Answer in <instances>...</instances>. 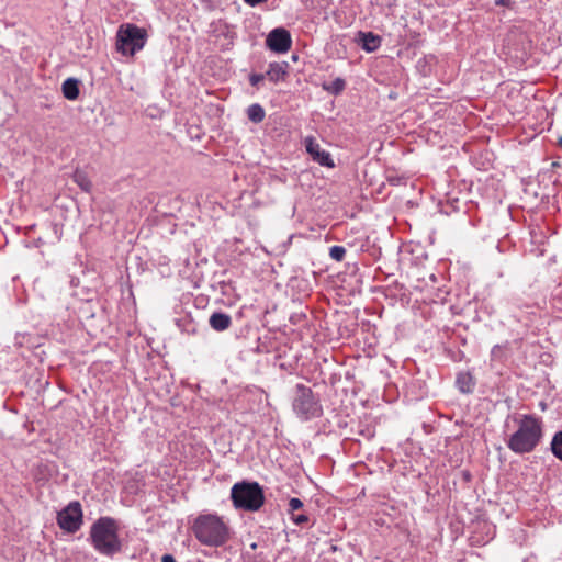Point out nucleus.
Returning <instances> with one entry per match:
<instances>
[{
  "instance_id": "nucleus-1",
  "label": "nucleus",
  "mask_w": 562,
  "mask_h": 562,
  "mask_svg": "<svg viewBox=\"0 0 562 562\" xmlns=\"http://www.w3.org/2000/svg\"><path fill=\"white\" fill-rule=\"evenodd\" d=\"M517 429L506 441L507 447L517 454L532 452L543 436V424L540 417L524 414L515 418Z\"/></svg>"
},
{
  "instance_id": "nucleus-2",
  "label": "nucleus",
  "mask_w": 562,
  "mask_h": 562,
  "mask_svg": "<svg viewBox=\"0 0 562 562\" xmlns=\"http://www.w3.org/2000/svg\"><path fill=\"white\" fill-rule=\"evenodd\" d=\"M195 539L203 546L217 548L231 539V528L222 516L206 513L200 514L191 526Z\"/></svg>"
},
{
  "instance_id": "nucleus-3",
  "label": "nucleus",
  "mask_w": 562,
  "mask_h": 562,
  "mask_svg": "<svg viewBox=\"0 0 562 562\" xmlns=\"http://www.w3.org/2000/svg\"><path fill=\"white\" fill-rule=\"evenodd\" d=\"M117 522L111 517L99 518L90 529L93 548L103 555H114L121 551Z\"/></svg>"
},
{
  "instance_id": "nucleus-4",
  "label": "nucleus",
  "mask_w": 562,
  "mask_h": 562,
  "mask_svg": "<svg viewBox=\"0 0 562 562\" xmlns=\"http://www.w3.org/2000/svg\"><path fill=\"white\" fill-rule=\"evenodd\" d=\"M231 498L236 509L257 512L265 504L262 487L257 482L241 481L233 485Z\"/></svg>"
},
{
  "instance_id": "nucleus-5",
  "label": "nucleus",
  "mask_w": 562,
  "mask_h": 562,
  "mask_svg": "<svg viewBox=\"0 0 562 562\" xmlns=\"http://www.w3.org/2000/svg\"><path fill=\"white\" fill-rule=\"evenodd\" d=\"M147 31L135 24H123L116 33V49L124 56H134L147 42Z\"/></svg>"
},
{
  "instance_id": "nucleus-6",
  "label": "nucleus",
  "mask_w": 562,
  "mask_h": 562,
  "mask_svg": "<svg viewBox=\"0 0 562 562\" xmlns=\"http://www.w3.org/2000/svg\"><path fill=\"white\" fill-rule=\"evenodd\" d=\"M292 408L302 420L321 416L322 406L315 398L312 390L304 384H297L293 396Z\"/></svg>"
},
{
  "instance_id": "nucleus-7",
  "label": "nucleus",
  "mask_w": 562,
  "mask_h": 562,
  "mask_svg": "<svg viewBox=\"0 0 562 562\" xmlns=\"http://www.w3.org/2000/svg\"><path fill=\"white\" fill-rule=\"evenodd\" d=\"M57 522L63 530L77 531L82 524V510L79 502H71L58 513Z\"/></svg>"
},
{
  "instance_id": "nucleus-8",
  "label": "nucleus",
  "mask_w": 562,
  "mask_h": 562,
  "mask_svg": "<svg viewBox=\"0 0 562 562\" xmlns=\"http://www.w3.org/2000/svg\"><path fill=\"white\" fill-rule=\"evenodd\" d=\"M266 46L278 54L286 53L292 46L290 32L283 27L273 29L266 38Z\"/></svg>"
},
{
  "instance_id": "nucleus-9",
  "label": "nucleus",
  "mask_w": 562,
  "mask_h": 562,
  "mask_svg": "<svg viewBox=\"0 0 562 562\" xmlns=\"http://www.w3.org/2000/svg\"><path fill=\"white\" fill-rule=\"evenodd\" d=\"M305 147L306 151L316 162L325 167H334V161L330 157V154L322 149L319 144L313 137H307L305 139Z\"/></svg>"
},
{
  "instance_id": "nucleus-10",
  "label": "nucleus",
  "mask_w": 562,
  "mask_h": 562,
  "mask_svg": "<svg viewBox=\"0 0 562 562\" xmlns=\"http://www.w3.org/2000/svg\"><path fill=\"white\" fill-rule=\"evenodd\" d=\"M209 324L212 329L216 331H224L231 327L232 318L226 313L214 312L209 318Z\"/></svg>"
},
{
  "instance_id": "nucleus-11",
  "label": "nucleus",
  "mask_w": 562,
  "mask_h": 562,
  "mask_svg": "<svg viewBox=\"0 0 562 562\" xmlns=\"http://www.w3.org/2000/svg\"><path fill=\"white\" fill-rule=\"evenodd\" d=\"M289 64L286 61L282 63H271L268 67L266 76L272 82H279L284 80L288 74Z\"/></svg>"
},
{
  "instance_id": "nucleus-12",
  "label": "nucleus",
  "mask_w": 562,
  "mask_h": 562,
  "mask_svg": "<svg viewBox=\"0 0 562 562\" xmlns=\"http://www.w3.org/2000/svg\"><path fill=\"white\" fill-rule=\"evenodd\" d=\"M360 40H361V47L366 52H374L381 45V38L378 35H374L372 32H360L359 33Z\"/></svg>"
},
{
  "instance_id": "nucleus-13",
  "label": "nucleus",
  "mask_w": 562,
  "mask_h": 562,
  "mask_svg": "<svg viewBox=\"0 0 562 562\" xmlns=\"http://www.w3.org/2000/svg\"><path fill=\"white\" fill-rule=\"evenodd\" d=\"M456 384L462 393H471L474 390L475 381L470 372H460L457 375Z\"/></svg>"
},
{
  "instance_id": "nucleus-14",
  "label": "nucleus",
  "mask_w": 562,
  "mask_h": 562,
  "mask_svg": "<svg viewBox=\"0 0 562 562\" xmlns=\"http://www.w3.org/2000/svg\"><path fill=\"white\" fill-rule=\"evenodd\" d=\"M63 94L68 100H76L79 95V81L75 78H68L61 86Z\"/></svg>"
},
{
  "instance_id": "nucleus-15",
  "label": "nucleus",
  "mask_w": 562,
  "mask_h": 562,
  "mask_svg": "<svg viewBox=\"0 0 562 562\" xmlns=\"http://www.w3.org/2000/svg\"><path fill=\"white\" fill-rule=\"evenodd\" d=\"M265 109L259 103H254L247 108V117L252 123H261L265 120Z\"/></svg>"
},
{
  "instance_id": "nucleus-16",
  "label": "nucleus",
  "mask_w": 562,
  "mask_h": 562,
  "mask_svg": "<svg viewBox=\"0 0 562 562\" xmlns=\"http://www.w3.org/2000/svg\"><path fill=\"white\" fill-rule=\"evenodd\" d=\"M345 86L346 82L342 78H336L331 82H324L322 88L334 95H338L345 89Z\"/></svg>"
},
{
  "instance_id": "nucleus-17",
  "label": "nucleus",
  "mask_w": 562,
  "mask_h": 562,
  "mask_svg": "<svg viewBox=\"0 0 562 562\" xmlns=\"http://www.w3.org/2000/svg\"><path fill=\"white\" fill-rule=\"evenodd\" d=\"M72 179L83 191L89 192L91 190L92 183L86 172L76 170Z\"/></svg>"
},
{
  "instance_id": "nucleus-18",
  "label": "nucleus",
  "mask_w": 562,
  "mask_h": 562,
  "mask_svg": "<svg viewBox=\"0 0 562 562\" xmlns=\"http://www.w3.org/2000/svg\"><path fill=\"white\" fill-rule=\"evenodd\" d=\"M552 453L562 461V431H558L551 441Z\"/></svg>"
},
{
  "instance_id": "nucleus-19",
  "label": "nucleus",
  "mask_w": 562,
  "mask_h": 562,
  "mask_svg": "<svg viewBox=\"0 0 562 562\" xmlns=\"http://www.w3.org/2000/svg\"><path fill=\"white\" fill-rule=\"evenodd\" d=\"M329 256L335 261H342L346 256V248L344 246L335 245L329 248Z\"/></svg>"
},
{
  "instance_id": "nucleus-20",
  "label": "nucleus",
  "mask_w": 562,
  "mask_h": 562,
  "mask_svg": "<svg viewBox=\"0 0 562 562\" xmlns=\"http://www.w3.org/2000/svg\"><path fill=\"white\" fill-rule=\"evenodd\" d=\"M303 507V503L301 499L293 497L289 501V512L294 513L295 510H299Z\"/></svg>"
},
{
  "instance_id": "nucleus-21",
  "label": "nucleus",
  "mask_w": 562,
  "mask_h": 562,
  "mask_svg": "<svg viewBox=\"0 0 562 562\" xmlns=\"http://www.w3.org/2000/svg\"><path fill=\"white\" fill-rule=\"evenodd\" d=\"M266 75L263 74H251L249 76L250 85L254 87H258V85L265 79Z\"/></svg>"
},
{
  "instance_id": "nucleus-22",
  "label": "nucleus",
  "mask_w": 562,
  "mask_h": 562,
  "mask_svg": "<svg viewBox=\"0 0 562 562\" xmlns=\"http://www.w3.org/2000/svg\"><path fill=\"white\" fill-rule=\"evenodd\" d=\"M292 521L300 526V525H303L305 522L308 521V517L304 514H300V515H292Z\"/></svg>"
},
{
  "instance_id": "nucleus-23",
  "label": "nucleus",
  "mask_w": 562,
  "mask_h": 562,
  "mask_svg": "<svg viewBox=\"0 0 562 562\" xmlns=\"http://www.w3.org/2000/svg\"><path fill=\"white\" fill-rule=\"evenodd\" d=\"M161 562H177L173 555L171 554H164L161 557Z\"/></svg>"
},
{
  "instance_id": "nucleus-24",
  "label": "nucleus",
  "mask_w": 562,
  "mask_h": 562,
  "mask_svg": "<svg viewBox=\"0 0 562 562\" xmlns=\"http://www.w3.org/2000/svg\"><path fill=\"white\" fill-rule=\"evenodd\" d=\"M248 5L250 7H256L262 2H265L266 0H244Z\"/></svg>"
},
{
  "instance_id": "nucleus-25",
  "label": "nucleus",
  "mask_w": 562,
  "mask_h": 562,
  "mask_svg": "<svg viewBox=\"0 0 562 562\" xmlns=\"http://www.w3.org/2000/svg\"><path fill=\"white\" fill-rule=\"evenodd\" d=\"M508 0H496V4H506Z\"/></svg>"
},
{
  "instance_id": "nucleus-26",
  "label": "nucleus",
  "mask_w": 562,
  "mask_h": 562,
  "mask_svg": "<svg viewBox=\"0 0 562 562\" xmlns=\"http://www.w3.org/2000/svg\"><path fill=\"white\" fill-rule=\"evenodd\" d=\"M559 143H560V145H562V137L560 138Z\"/></svg>"
}]
</instances>
